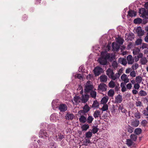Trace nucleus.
I'll use <instances>...</instances> for the list:
<instances>
[{"mask_svg": "<svg viewBox=\"0 0 148 148\" xmlns=\"http://www.w3.org/2000/svg\"><path fill=\"white\" fill-rule=\"evenodd\" d=\"M133 141L131 139H127L126 140V144L128 146L130 147L133 144Z\"/></svg>", "mask_w": 148, "mask_h": 148, "instance_id": "f704fd0d", "label": "nucleus"}, {"mask_svg": "<svg viewBox=\"0 0 148 148\" xmlns=\"http://www.w3.org/2000/svg\"><path fill=\"white\" fill-rule=\"evenodd\" d=\"M101 56L102 57H103L107 60H111L113 59L114 57L112 54H110L105 51L101 52Z\"/></svg>", "mask_w": 148, "mask_h": 148, "instance_id": "20e7f679", "label": "nucleus"}, {"mask_svg": "<svg viewBox=\"0 0 148 148\" xmlns=\"http://www.w3.org/2000/svg\"><path fill=\"white\" fill-rule=\"evenodd\" d=\"M94 88L93 85L90 81H88L86 83L85 87L84 90L85 92H89L92 91Z\"/></svg>", "mask_w": 148, "mask_h": 148, "instance_id": "39448f33", "label": "nucleus"}, {"mask_svg": "<svg viewBox=\"0 0 148 148\" xmlns=\"http://www.w3.org/2000/svg\"><path fill=\"white\" fill-rule=\"evenodd\" d=\"M132 36L130 34H129L127 35V38L128 40H132V39L133 38V37H131Z\"/></svg>", "mask_w": 148, "mask_h": 148, "instance_id": "69168bd1", "label": "nucleus"}, {"mask_svg": "<svg viewBox=\"0 0 148 148\" xmlns=\"http://www.w3.org/2000/svg\"><path fill=\"white\" fill-rule=\"evenodd\" d=\"M37 142L39 145L40 146H42L43 145V143H42V140H38L37 141Z\"/></svg>", "mask_w": 148, "mask_h": 148, "instance_id": "0e129e2a", "label": "nucleus"}, {"mask_svg": "<svg viewBox=\"0 0 148 148\" xmlns=\"http://www.w3.org/2000/svg\"><path fill=\"white\" fill-rule=\"evenodd\" d=\"M140 51V49L138 48H135L133 50V53L134 55H136L138 54Z\"/></svg>", "mask_w": 148, "mask_h": 148, "instance_id": "2f4dec72", "label": "nucleus"}, {"mask_svg": "<svg viewBox=\"0 0 148 148\" xmlns=\"http://www.w3.org/2000/svg\"><path fill=\"white\" fill-rule=\"evenodd\" d=\"M144 40L146 42L148 43V33L147 34Z\"/></svg>", "mask_w": 148, "mask_h": 148, "instance_id": "774afa93", "label": "nucleus"}, {"mask_svg": "<svg viewBox=\"0 0 148 148\" xmlns=\"http://www.w3.org/2000/svg\"><path fill=\"white\" fill-rule=\"evenodd\" d=\"M59 108L61 111L64 112L67 109V106L66 104H62L60 105Z\"/></svg>", "mask_w": 148, "mask_h": 148, "instance_id": "dca6fc26", "label": "nucleus"}, {"mask_svg": "<svg viewBox=\"0 0 148 148\" xmlns=\"http://www.w3.org/2000/svg\"><path fill=\"white\" fill-rule=\"evenodd\" d=\"M136 31L139 36H142L144 34V32L142 30V28L140 26L137 27L136 29Z\"/></svg>", "mask_w": 148, "mask_h": 148, "instance_id": "9b49d317", "label": "nucleus"}, {"mask_svg": "<svg viewBox=\"0 0 148 148\" xmlns=\"http://www.w3.org/2000/svg\"><path fill=\"white\" fill-rule=\"evenodd\" d=\"M142 132V130L140 128H137L135 129L134 131L135 133L139 135Z\"/></svg>", "mask_w": 148, "mask_h": 148, "instance_id": "49530a36", "label": "nucleus"}, {"mask_svg": "<svg viewBox=\"0 0 148 148\" xmlns=\"http://www.w3.org/2000/svg\"><path fill=\"white\" fill-rule=\"evenodd\" d=\"M134 116L137 119H140L141 116V114L138 111L134 114Z\"/></svg>", "mask_w": 148, "mask_h": 148, "instance_id": "a18cd8bd", "label": "nucleus"}, {"mask_svg": "<svg viewBox=\"0 0 148 148\" xmlns=\"http://www.w3.org/2000/svg\"><path fill=\"white\" fill-rule=\"evenodd\" d=\"M77 78L79 79H81L82 78V76L80 74H78L76 76Z\"/></svg>", "mask_w": 148, "mask_h": 148, "instance_id": "338daca9", "label": "nucleus"}, {"mask_svg": "<svg viewBox=\"0 0 148 148\" xmlns=\"http://www.w3.org/2000/svg\"><path fill=\"white\" fill-rule=\"evenodd\" d=\"M46 127H47V130L49 132V135H52L53 134L56 132V125L54 124L49 125L47 123H43Z\"/></svg>", "mask_w": 148, "mask_h": 148, "instance_id": "f03ea898", "label": "nucleus"}, {"mask_svg": "<svg viewBox=\"0 0 148 148\" xmlns=\"http://www.w3.org/2000/svg\"><path fill=\"white\" fill-rule=\"evenodd\" d=\"M107 77L105 75H102L100 76V79L101 82H106L107 81Z\"/></svg>", "mask_w": 148, "mask_h": 148, "instance_id": "4be33fe9", "label": "nucleus"}, {"mask_svg": "<svg viewBox=\"0 0 148 148\" xmlns=\"http://www.w3.org/2000/svg\"><path fill=\"white\" fill-rule=\"evenodd\" d=\"M88 96L87 94H85L84 95H82L81 100L82 103H85L88 101Z\"/></svg>", "mask_w": 148, "mask_h": 148, "instance_id": "6ab92c4d", "label": "nucleus"}, {"mask_svg": "<svg viewBox=\"0 0 148 148\" xmlns=\"http://www.w3.org/2000/svg\"><path fill=\"white\" fill-rule=\"evenodd\" d=\"M74 117L72 114L68 113L66 115V119L72 120L73 119Z\"/></svg>", "mask_w": 148, "mask_h": 148, "instance_id": "bb28decb", "label": "nucleus"}, {"mask_svg": "<svg viewBox=\"0 0 148 148\" xmlns=\"http://www.w3.org/2000/svg\"><path fill=\"white\" fill-rule=\"evenodd\" d=\"M47 147L48 148H56L57 145L56 143L52 142L49 143L48 144Z\"/></svg>", "mask_w": 148, "mask_h": 148, "instance_id": "aec40b11", "label": "nucleus"}, {"mask_svg": "<svg viewBox=\"0 0 148 148\" xmlns=\"http://www.w3.org/2000/svg\"><path fill=\"white\" fill-rule=\"evenodd\" d=\"M107 86V85L104 83H101L99 85L98 90L102 92H104L106 90Z\"/></svg>", "mask_w": 148, "mask_h": 148, "instance_id": "1a4fd4ad", "label": "nucleus"}, {"mask_svg": "<svg viewBox=\"0 0 148 148\" xmlns=\"http://www.w3.org/2000/svg\"><path fill=\"white\" fill-rule=\"evenodd\" d=\"M57 114L56 113H53L52 114L50 117V121L52 122L55 121L57 118Z\"/></svg>", "mask_w": 148, "mask_h": 148, "instance_id": "b1692460", "label": "nucleus"}, {"mask_svg": "<svg viewBox=\"0 0 148 148\" xmlns=\"http://www.w3.org/2000/svg\"><path fill=\"white\" fill-rule=\"evenodd\" d=\"M137 136L135 134H132L130 136V139L133 141H136L137 140Z\"/></svg>", "mask_w": 148, "mask_h": 148, "instance_id": "79ce46f5", "label": "nucleus"}, {"mask_svg": "<svg viewBox=\"0 0 148 148\" xmlns=\"http://www.w3.org/2000/svg\"><path fill=\"white\" fill-rule=\"evenodd\" d=\"M92 135V132L89 131L87 132L85 134L86 137L87 138H90L91 137Z\"/></svg>", "mask_w": 148, "mask_h": 148, "instance_id": "8fccbe9b", "label": "nucleus"}, {"mask_svg": "<svg viewBox=\"0 0 148 148\" xmlns=\"http://www.w3.org/2000/svg\"><path fill=\"white\" fill-rule=\"evenodd\" d=\"M102 69L99 67L96 66L93 70L94 73L96 76H99L103 71Z\"/></svg>", "mask_w": 148, "mask_h": 148, "instance_id": "0eeeda50", "label": "nucleus"}, {"mask_svg": "<svg viewBox=\"0 0 148 148\" xmlns=\"http://www.w3.org/2000/svg\"><path fill=\"white\" fill-rule=\"evenodd\" d=\"M82 110H80L79 111L78 113L79 115L85 114V113H87L90 110V108L88 105H86L83 107Z\"/></svg>", "mask_w": 148, "mask_h": 148, "instance_id": "423d86ee", "label": "nucleus"}, {"mask_svg": "<svg viewBox=\"0 0 148 148\" xmlns=\"http://www.w3.org/2000/svg\"><path fill=\"white\" fill-rule=\"evenodd\" d=\"M90 95L92 97L94 98H96L97 95V92L96 91L92 90L90 92Z\"/></svg>", "mask_w": 148, "mask_h": 148, "instance_id": "a19ab883", "label": "nucleus"}, {"mask_svg": "<svg viewBox=\"0 0 148 148\" xmlns=\"http://www.w3.org/2000/svg\"><path fill=\"white\" fill-rule=\"evenodd\" d=\"M108 106L107 104H104L102 107L100 109V110H101L103 112L106 111L108 110Z\"/></svg>", "mask_w": 148, "mask_h": 148, "instance_id": "58836bf2", "label": "nucleus"}, {"mask_svg": "<svg viewBox=\"0 0 148 148\" xmlns=\"http://www.w3.org/2000/svg\"><path fill=\"white\" fill-rule=\"evenodd\" d=\"M100 64L103 65H106L107 63V60L103 57L101 56V58L98 59Z\"/></svg>", "mask_w": 148, "mask_h": 148, "instance_id": "ddd939ff", "label": "nucleus"}, {"mask_svg": "<svg viewBox=\"0 0 148 148\" xmlns=\"http://www.w3.org/2000/svg\"><path fill=\"white\" fill-rule=\"evenodd\" d=\"M127 59L129 64H132L134 62V59L132 55H129L127 57Z\"/></svg>", "mask_w": 148, "mask_h": 148, "instance_id": "2eb2a0df", "label": "nucleus"}, {"mask_svg": "<svg viewBox=\"0 0 148 148\" xmlns=\"http://www.w3.org/2000/svg\"><path fill=\"white\" fill-rule=\"evenodd\" d=\"M101 114L100 111L99 110H96L94 112L93 114V116L96 119L99 117H101Z\"/></svg>", "mask_w": 148, "mask_h": 148, "instance_id": "5701e85b", "label": "nucleus"}, {"mask_svg": "<svg viewBox=\"0 0 148 148\" xmlns=\"http://www.w3.org/2000/svg\"><path fill=\"white\" fill-rule=\"evenodd\" d=\"M139 92V95L141 96H145L147 95V92L145 91L142 90L140 91Z\"/></svg>", "mask_w": 148, "mask_h": 148, "instance_id": "09e8293b", "label": "nucleus"}, {"mask_svg": "<svg viewBox=\"0 0 148 148\" xmlns=\"http://www.w3.org/2000/svg\"><path fill=\"white\" fill-rule=\"evenodd\" d=\"M139 13L140 16L143 18H145L148 15L147 12L144 8H140Z\"/></svg>", "mask_w": 148, "mask_h": 148, "instance_id": "6e6552de", "label": "nucleus"}, {"mask_svg": "<svg viewBox=\"0 0 148 148\" xmlns=\"http://www.w3.org/2000/svg\"><path fill=\"white\" fill-rule=\"evenodd\" d=\"M139 84L137 83L134 84V88L135 89L138 90L139 89L140 87Z\"/></svg>", "mask_w": 148, "mask_h": 148, "instance_id": "bf43d9fd", "label": "nucleus"}, {"mask_svg": "<svg viewBox=\"0 0 148 148\" xmlns=\"http://www.w3.org/2000/svg\"><path fill=\"white\" fill-rule=\"evenodd\" d=\"M114 91L113 90L111 89L108 92V95L109 97H113L114 94Z\"/></svg>", "mask_w": 148, "mask_h": 148, "instance_id": "7c9ffc66", "label": "nucleus"}, {"mask_svg": "<svg viewBox=\"0 0 148 148\" xmlns=\"http://www.w3.org/2000/svg\"><path fill=\"white\" fill-rule=\"evenodd\" d=\"M90 143V141L89 139H85V140L83 141L84 145L87 146L88 144Z\"/></svg>", "mask_w": 148, "mask_h": 148, "instance_id": "de8ad7c7", "label": "nucleus"}, {"mask_svg": "<svg viewBox=\"0 0 148 148\" xmlns=\"http://www.w3.org/2000/svg\"><path fill=\"white\" fill-rule=\"evenodd\" d=\"M81 100L80 97L79 96H75L74 97L73 99H72V101L73 104H76L77 103L80 102Z\"/></svg>", "mask_w": 148, "mask_h": 148, "instance_id": "f8f14e48", "label": "nucleus"}, {"mask_svg": "<svg viewBox=\"0 0 148 148\" xmlns=\"http://www.w3.org/2000/svg\"><path fill=\"white\" fill-rule=\"evenodd\" d=\"M139 124V121L138 120H135L132 122V125L134 127H137Z\"/></svg>", "mask_w": 148, "mask_h": 148, "instance_id": "c756f323", "label": "nucleus"}, {"mask_svg": "<svg viewBox=\"0 0 148 148\" xmlns=\"http://www.w3.org/2000/svg\"><path fill=\"white\" fill-rule=\"evenodd\" d=\"M119 63L124 65H125L127 64L126 60L124 59L119 58Z\"/></svg>", "mask_w": 148, "mask_h": 148, "instance_id": "c9c22d12", "label": "nucleus"}, {"mask_svg": "<svg viewBox=\"0 0 148 148\" xmlns=\"http://www.w3.org/2000/svg\"><path fill=\"white\" fill-rule=\"evenodd\" d=\"M132 85L131 83H129L127 84L126 85V88L127 89L130 90L132 88Z\"/></svg>", "mask_w": 148, "mask_h": 148, "instance_id": "052dcab7", "label": "nucleus"}, {"mask_svg": "<svg viewBox=\"0 0 148 148\" xmlns=\"http://www.w3.org/2000/svg\"><path fill=\"white\" fill-rule=\"evenodd\" d=\"M142 78L139 75L136 77L135 81L137 83L140 84L142 81Z\"/></svg>", "mask_w": 148, "mask_h": 148, "instance_id": "72a5a7b5", "label": "nucleus"}, {"mask_svg": "<svg viewBox=\"0 0 148 148\" xmlns=\"http://www.w3.org/2000/svg\"><path fill=\"white\" fill-rule=\"evenodd\" d=\"M55 103L56 101L55 100H53L52 102V105L53 108H57V107H58L57 106L56 107L55 106V105H56Z\"/></svg>", "mask_w": 148, "mask_h": 148, "instance_id": "e2e57ef3", "label": "nucleus"}, {"mask_svg": "<svg viewBox=\"0 0 148 148\" xmlns=\"http://www.w3.org/2000/svg\"><path fill=\"white\" fill-rule=\"evenodd\" d=\"M121 79L125 83H127L129 82V79L127 75L125 74H123L121 76Z\"/></svg>", "mask_w": 148, "mask_h": 148, "instance_id": "4468645a", "label": "nucleus"}, {"mask_svg": "<svg viewBox=\"0 0 148 148\" xmlns=\"http://www.w3.org/2000/svg\"><path fill=\"white\" fill-rule=\"evenodd\" d=\"M56 140L57 141H60L64 138V136L60 133H58L56 136Z\"/></svg>", "mask_w": 148, "mask_h": 148, "instance_id": "412c9836", "label": "nucleus"}, {"mask_svg": "<svg viewBox=\"0 0 148 148\" xmlns=\"http://www.w3.org/2000/svg\"><path fill=\"white\" fill-rule=\"evenodd\" d=\"M108 100V97L107 96H104L101 99V103L102 104H106Z\"/></svg>", "mask_w": 148, "mask_h": 148, "instance_id": "393cba45", "label": "nucleus"}, {"mask_svg": "<svg viewBox=\"0 0 148 148\" xmlns=\"http://www.w3.org/2000/svg\"><path fill=\"white\" fill-rule=\"evenodd\" d=\"M112 66L114 69H116L118 67V64L116 61H114L112 64Z\"/></svg>", "mask_w": 148, "mask_h": 148, "instance_id": "c03bdc74", "label": "nucleus"}, {"mask_svg": "<svg viewBox=\"0 0 148 148\" xmlns=\"http://www.w3.org/2000/svg\"><path fill=\"white\" fill-rule=\"evenodd\" d=\"M138 64L137 63H136L132 65V68L133 70H135L138 68Z\"/></svg>", "mask_w": 148, "mask_h": 148, "instance_id": "603ef678", "label": "nucleus"}, {"mask_svg": "<svg viewBox=\"0 0 148 148\" xmlns=\"http://www.w3.org/2000/svg\"><path fill=\"white\" fill-rule=\"evenodd\" d=\"M136 105L137 107H140L142 106V103L140 101L137 100L136 102Z\"/></svg>", "mask_w": 148, "mask_h": 148, "instance_id": "864d4df0", "label": "nucleus"}, {"mask_svg": "<svg viewBox=\"0 0 148 148\" xmlns=\"http://www.w3.org/2000/svg\"><path fill=\"white\" fill-rule=\"evenodd\" d=\"M99 103L97 101L95 100L93 101V103L92 105V107L95 108H99Z\"/></svg>", "mask_w": 148, "mask_h": 148, "instance_id": "cd10ccee", "label": "nucleus"}, {"mask_svg": "<svg viewBox=\"0 0 148 148\" xmlns=\"http://www.w3.org/2000/svg\"><path fill=\"white\" fill-rule=\"evenodd\" d=\"M94 119L93 118L90 116H89L87 119V121L88 123H91Z\"/></svg>", "mask_w": 148, "mask_h": 148, "instance_id": "ea45409f", "label": "nucleus"}, {"mask_svg": "<svg viewBox=\"0 0 148 148\" xmlns=\"http://www.w3.org/2000/svg\"><path fill=\"white\" fill-rule=\"evenodd\" d=\"M147 123V121L145 120H143L141 122V124L142 126H145L146 125Z\"/></svg>", "mask_w": 148, "mask_h": 148, "instance_id": "13d9d810", "label": "nucleus"}, {"mask_svg": "<svg viewBox=\"0 0 148 148\" xmlns=\"http://www.w3.org/2000/svg\"><path fill=\"white\" fill-rule=\"evenodd\" d=\"M112 50L114 51H117L120 48V45L114 42L112 44Z\"/></svg>", "mask_w": 148, "mask_h": 148, "instance_id": "9d476101", "label": "nucleus"}, {"mask_svg": "<svg viewBox=\"0 0 148 148\" xmlns=\"http://www.w3.org/2000/svg\"><path fill=\"white\" fill-rule=\"evenodd\" d=\"M142 20L140 18H137L135 19L134 21V22L136 24H140L141 23Z\"/></svg>", "mask_w": 148, "mask_h": 148, "instance_id": "4c0bfd02", "label": "nucleus"}, {"mask_svg": "<svg viewBox=\"0 0 148 148\" xmlns=\"http://www.w3.org/2000/svg\"><path fill=\"white\" fill-rule=\"evenodd\" d=\"M147 60L145 57H143L140 60V63L142 65L145 64L147 62Z\"/></svg>", "mask_w": 148, "mask_h": 148, "instance_id": "c85d7f7f", "label": "nucleus"}, {"mask_svg": "<svg viewBox=\"0 0 148 148\" xmlns=\"http://www.w3.org/2000/svg\"><path fill=\"white\" fill-rule=\"evenodd\" d=\"M147 44L143 43L141 45L140 47V48L142 49H146L147 45H148Z\"/></svg>", "mask_w": 148, "mask_h": 148, "instance_id": "5fc2aeb1", "label": "nucleus"}, {"mask_svg": "<svg viewBox=\"0 0 148 148\" xmlns=\"http://www.w3.org/2000/svg\"><path fill=\"white\" fill-rule=\"evenodd\" d=\"M130 75L132 77H135L136 76V73L135 71L133 70L131 72Z\"/></svg>", "mask_w": 148, "mask_h": 148, "instance_id": "4d7b16f0", "label": "nucleus"}, {"mask_svg": "<svg viewBox=\"0 0 148 148\" xmlns=\"http://www.w3.org/2000/svg\"><path fill=\"white\" fill-rule=\"evenodd\" d=\"M83 115H79L80 116L79 118V122L82 123H85L87 121V119L86 117L84 116Z\"/></svg>", "mask_w": 148, "mask_h": 148, "instance_id": "a211bd4d", "label": "nucleus"}, {"mask_svg": "<svg viewBox=\"0 0 148 148\" xmlns=\"http://www.w3.org/2000/svg\"><path fill=\"white\" fill-rule=\"evenodd\" d=\"M116 41L117 42L119 43L120 45H121L123 44L124 40L121 38L118 37L116 39Z\"/></svg>", "mask_w": 148, "mask_h": 148, "instance_id": "37998d69", "label": "nucleus"}, {"mask_svg": "<svg viewBox=\"0 0 148 148\" xmlns=\"http://www.w3.org/2000/svg\"><path fill=\"white\" fill-rule=\"evenodd\" d=\"M106 74L109 78L114 80L119 78L120 75V74L119 73H117L114 75L113 70L110 68L107 70Z\"/></svg>", "mask_w": 148, "mask_h": 148, "instance_id": "f257e3e1", "label": "nucleus"}, {"mask_svg": "<svg viewBox=\"0 0 148 148\" xmlns=\"http://www.w3.org/2000/svg\"><path fill=\"white\" fill-rule=\"evenodd\" d=\"M98 130L97 127H95L93 128L92 131L93 134H95L98 132Z\"/></svg>", "mask_w": 148, "mask_h": 148, "instance_id": "680f3d73", "label": "nucleus"}, {"mask_svg": "<svg viewBox=\"0 0 148 148\" xmlns=\"http://www.w3.org/2000/svg\"><path fill=\"white\" fill-rule=\"evenodd\" d=\"M127 130L130 133H132L133 131L134 128L131 127L129 126L127 128Z\"/></svg>", "mask_w": 148, "mask_h": 148, "instance_id": "6e6d98bb", "label": "nucleus"}, {"mask_svg": "<svg viewBox=\"0 0 148 148\" xmlns=\"http://www.w3.org/2000/svg\"><path fill=\"white\" fill-rule=\"evenodd\" d=\"M136 12L132 10H130L128 12L127 16H129L132 17L136 16Z\"/></svg>", "mask_w": 148, "mask_h": 148, "instance_id": "a878e982", "label": "nucleus"}, {"mask_svg": "<svg viewBox=\"0 0 148 148\" xmlns=\"http://www.w3.org/2000/svg\"><path fill=\"white\" fill-rule=\"evenodd\" d=\"M89 125L87 124H84L82 125L81 126V128L82 131H86L89 128Z\"/></svg>", "mask_w": 148, "mask_h": 148, "instance_id": "473e14b6", "label": "nucleus"}, {"mask_svg": "<svg viewBox=\"0 0 148 148\" xmlns=\"http://www.w3.org/2000/svg\"><path fill=\"white\" fill-rule=\"evenodd\" d=\"M122 101V96L118 95L116 97L115 99V101L116 103H121Z\"/></svg>", "mask_w": 148, "mask_h": 148, "instance_id": "f3484780", "label": "nucleus"}, {"mask_svg": "<svg viewBox=\"0 0 148 148\" xmlns=\"http://www.w3.org/2000/svg\"><path fill=\"white\" fill-rule=\"evenodd\" d=\"M116 86L115 83L113 81L111 80L108 84V86L110 88H114Z\"/></svg>", "mask_w": 148, "mask_h": 148, "instance_id": "e433bc0d", "label": "nucleus"}, {"mask_svg": "<svg viewBox=\"0 0 148 148\" xmlns=\"http://www.w3.org/2000/svg\"><path fill=\"white\" fill-rule=\"evenodd\" d=\"M44 129L41 130L39 133V136L40 138H41L46 139V138L49 137L50 135L46 132V129L45 128Z\"/></svg>", "mask_w": 148, "mask_h": 148, "instance_id": "7ed1b4c3", "label": "nucleus"}, {"mask_svg": "<svg viewBox=\"0 0 148 148\" xmlns=\"http://www.w3.org/2000/svg\"><path fill=\"white\" fill-rule=\"evenodd\" d=\"M142 42V40L141 39H137L135 42V43L136 45H139L141 44Z\"/></svg>", "mask_w": 148, "mask_h": 148, "instance_id": "3c124183", "label": "nucleus"}]
</instances>
